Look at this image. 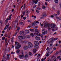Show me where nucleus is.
Here are the masks:
<instances>
[{"instance_id":"1","label":"nucleus","mask_w":61,"mask_h":61,"mask_svg":"<svg viewBox=\"0 0 61 61\" xmlns=\"http://www.w3.org/2000/svg\"><path fill=\"white\" fill-rule=\"evenodd\" d=\"M15 45L16 46L15 47V49H19L20 47H21V45L19 44V43L17 42V41H16L15 42Z\"/></svg>"},{"instance_id":"2","label":"nucleus","mask_w":61,"mask_h":61,"mask_svg":"<svg viewBox=\"0 0 61 61\" xmlns=\"http://www.w3.org/2000/svg\"><path fill=\"white\" fill-rule=\"evenodd\" d=\"M28 45L29 47L30 48H32L33 47V44L31 42H29L28 43Z\"/></svg>"},{"instance_id":"3","label":"nucleus","mask_w":61,"mask_h":61,"mask_svg":"<svg viewBox=\"0 0 61 61\" xmlns=\"http://www.w3.org/2000/svg\"><path fill=\"white\" fill-rule=\"evenodd\" d=\"M42 34L44 35H45V34H47V31H46L45 29H43L42 31Z\"/></svg>"},{"instance_id":"4","label":"nucleus","mask_w":61,"mask_h":61,"mask_svg":"<svg viewBox=\"0 0 61 61\" xmlns=\"http://www.w3.org/2000/svg\"><path fill=\"white\" fill-rule=\"evenodd\" d=\"M39 34L40 36L41 37H42V38H43V35L41 34H40L38 33H34V36H36V35H38Z\"/></svg>"},{"instance_id":"5","label":"nucleus","mask_w":61,"mask_h":61,"mask_svg":"<svg viewBox=\"0 0 61 61\" xmlns=\"http://www.w3.org/2000/svg\"><path fill=\"white\" fill-rule=\"evenodd\" d=\"M50 26L52 28H54L56 27V25L53 24H51L50 25Z\"/></svg>"},{"instance_id":"6","label":"nucleus","mask_w":61,"mask_h":61,"mask_svg":"<svg viewBox=\"0 0 61 61\" xmlns=\"http://www.w3.org/2000/svg\"><path fill=\"white\" fill-rule=\"evenodd\" d=\"M34 43L35 45L36 46H38L39 45V43L37 41H34Z\"/></svg>"},{"instance_id":"7","label":"nucleus","mask_w":61,"mask_h":61,"mask_svg":"<svg viewBox=\"0 0 61 61\" xmlns=\"http://www.w3.org/2000/svg\"><path fill=\"white\" fill-rule=\"evenodd\" d=\"M57 14H55L54 15L55 16H57V15H59L60 14V11L59 10L58 11H57Z\"/></svg>"},{"instance_id":"8","label":"nucleus","mask_w":61,"mask_h":61,"mask_svg":"<svg viewBox=\"0 0 61 61\" xmlns=\"http://www.w3.org/2000/svg\"><path fill=\"white\" fill-rule=\"evenodd\" d=\"M49 24H46V23H45V24L44 25V26L45 27H47L48 26H50Z\"/></svg>"},{"instance_id":"9","label":"nucleus","mask_w":61,"mask_h":61,"mask_svg":"<svg viewBox=\"0 0 61 61\" xmlns=\"http://www.w3.org/2000/svg\"><path fill=\"white\" fill-rule=\"evenodd\" d=\"M24 32L23 31H21L20 32V35L21 36H22L24 34Z\"/></svg>"},{"instance_id":"10","label":"nucleus","mask_w":61,"mask_h":61,"mask_svg":"<svg viewBox=\"0 0 61 61\" xmlns=\"http://www.w3.org/2000/svg\"><path fill=\"white\" fill-rule=\"evenodd\" d=\"M24 55H19V57L20 59H22V58H23L24 57Z\"/></svg>"},{"instance_id":"11","label":"nucleus","mask_w":61,"mask_h":61,"mask_svg":"<svg viewBox=\"0 0 61 61\" xmlns=\"http://www.w3.org/2000/svg\"><path fill=\"white\" fill-rule=\"evenodd\" d=\"M13 15V14H11V15L9 16V18H7V20H10L11 19V16H12Z\"/></svg>"},{"instance_id":"12","label":"nucleus","mask_w":61,"mask_h":61,"mask_svg":"<svg viewBox=\"0 0 61 61\" xmlns=\"http://www.w3.org/2000/svg\"><path fill=\"white\" fill-rule=\"evenodd\" d=\"M28 57V55L27 54L26 55L25 57V60H27V58Z\"/></svg>"},{"instance_id":"13","label":"nucleus","mask_w":61,"mask_h":61,"mask_svg":"<svg viewBox=\"0 0 61 61\" xmlns=\"http://www.w3.org/2000/svg\"><path fill=\"white\" fill-rule=\"evenodd\" d=\"M35 1V0H33L32 2H33V3H34L35 4H36L37 3V2H38V0H36Z\"/></svg>"},{"instance_id":"14","label":"nucleus","mask_w":61,"mask_h":61,"mask_svg":"<svg viewBox=\"0 0 61 61\" xmlns=\"http://www.w3.org/2000/svg\"><path fill=\"white\" fill-rule=\"evenodd\" d=\"M28 47V46H25L23 48L25 50H26V49H27V48Z\"/></svg>"},{"instance_id":"15","label":"nucleus","mask_w":61,"mask_h":61,"mask_svg":"<svg viewBox=\"0 0 61 61\" xmlns=\"http://www.w3.org/2000/svg\"><path fill=\"white\" fill-rule=\"evenodd\" d=\"M35 39L37 40H39L40 39V38L37 36L35 37Z\"/></svg>"},{"instance_id":"16","label":"nucleus","mask_w":61,"mask_h":61,"mask_svg":"<svg viewBox=\"0 0 61 61\" xmlns=\"http://www.w3.org/2000/svg\"><path fill=\"white\" fill-rule=\"evenodd\" d=\"M41 16L42 17H46V14H43Z\"/></svg>"},{"instance_id":"17","label":"nucleus","mask_w":61,"mask_h":61,"mask_svg":"<svg viewBox=\"0 0 61 61\" xmlns=\"http://www.w3.org/2000/svg\"><path fill=\"white\" fill-rule=\"evenodd\" d=\"M9 26V24L7 25H6V27H6V29H7V30H8V29Z\"/></svg>"},{"instance_id":"18","label":"nucleus","mask_w":61,"mask_h":61,"mask_svg":"<svg viewBox=\"0 0 61 61\" xmlns=\"http://www.w3.org/2000/svg\"><path fill=\"white\" fill-rule=\"evenodd\" d=\"M33 51L34 53H35L36 52V49H33Z\"/></svg>"},{"instance_id":"19","label":"nucleus","mask_w":61,"mask_h":61,"mask_svg":"<svg viewBox=\"0 0 61 61\" xmlns=\"http://www.w3.org/2000/svg\"><path fill=\"white\" fill-rule=\"evenodd\" d=\"M54 41H53V39H52L50 41L51 42V44H52L53 43V42Z\"/></svg>"},{"instance_id":"20","label":"nucleus","mask_w":61,"mask_h":61,"mask_svg":"<svg viewBox=\"0 0 61 61\" xmlns=\"http://www.w3.org/2000/svg\"><path fill=\"white\" fill-rule=\"evenodd\" d=\"M23 37V36H20L18 37V38H19V39H20V38L22 39Z\"/></svg>"},{"instance_id":"21","label":"nucleus","mask_w":61,"mask_h":61,"mask_svg":"<svg viewBox=\"0 0 61 61\" xmlns=\"http://www.w3.org/2000/svg\"><path fill=\"white\" fill-rule=\"evenodd\" d=\"M35 31L36 32H37V33H38V34H39V31L38 30H37V29H36L35 30Z\"/></svg>"},{"instance_id":"22","label":"nucleus","mask_w":61,"mask_h":61,"mask_svg":"<svg viewBox=\"0 0 61 61\" xmlns=\"http://www.w3.org/2000/svg\"><path fill=\"white\" fill-rule=\"evenodd\" d=\"M28 10L27 9H26L25 11V12L26 13V14H27L29 12Z\"/></svg>"},{"instance_id":"23","label":"nucleus","mask_w":61,"mask_h":61,"mask_svg":"<svg viewBox=\"0 0 61 61\" xmlns=\"http://www.w3.org/2000/svg\"><path fill=\"white\" fill-rule=\"evenodd\" d=\"M54 2L55 3H57L58 2V0H56L54 1Z\"/></svg>"},{"instance_id":"24","label":"nucleus","mask_w":61,"mask_h":61,"mask_svg":"<svg viewBox=\"0 0 61 61\" xmlns=\"http://www.w3.org/2000/svg\"><path fill=\"white\" fill-rule=\"evenodd\" d=\"M49 52H48L46 54V56L48 57V56H49V55L48 54H49Z\"/></svg>"},{"instance_id":"25","label":"nucleus","mask_w":61,"mask_h":61,"mask_svg":"<svg viewBox=\"0 0 61 61\" xmlns=\"http://www.w3.org/2000/svg\"><path fill=\"white\" fill-rule=\"evenodd\" d=\"M30 35L32 37H33V36H34V35L33 34V33L30 34Z\"/></svg>"},{"instance_id":"26","label":"nucleus","mask_w":61,"mask_h":61,"mask_svg":"<svg viewBox=\"0 0 61 61\" xmlns=\"http://www.w3.org/2000/svg\"><path fill=\"white\" fill-rule=\"evenodd\" d=\"M27 38H30V36L28 35V36H27Z\"/></svg>"},{"instance_id":"27","label":"nucleus","mask_w":61,"mask_h":61,"mask_svg":"<svg viewBox=\"0 0 61 61\" xmlns=\"http://www.w3.org/2000/svg\"><path fill=\"white\" fill-rule=\"evenodd\" d=\"M20 51V50H18L17 51V53H19Z\"/></svg>"},{"instance_id":"28","label":"nucleus","mask_w":61,"mask_h":61,"mask_svg":"<svg viewBox=\"0 0 61 61\" xmlns=\"http://www.w3.org/2000/svg\"><path fill=\"white\" fill-rule=\"evenodd\" d=\"M23 43H24L25 44H26L27 43V42L26 41H23Z\"/></svg>"},{"instance_id":"29","label":"nucleus","mask_w":61,"mask_h":61,"mask_svg":"<svg viewBox=\"0 0 61 61\" xmlns=\"http://www.w3.org/2000/svg\"><path fill=\"white\" fill-rule=\"evenodd\" d=\"M25 32H26L27 33H28L29 32V31L28 30H25Z\"/></svg>"},{"instance_id":"30","label":"nucleus","mask_w":61,"mask_h":61,"mask_svg":"<svg viewBox=\"0 0 61 61\" xmlns=\"http://www.w3.org/2000/svg\"><path fill=\"white\" fill-rule=\"evenodd\" d=\"M17 32H16V33L15 34V35H13V36H16V35H17Z\"/></svg>"},{"instance_id":"31","label":"nucleus","mask_w":61,"mask_h":61,"mask_svg":"<svg viewBox=\"0 0 61 61\" xmlns=\"http://www.w3.org/2000/svg\"><path fill=\"white\" fill-rule=\"evenodd\" d=\"M48 30H50L51 29V28H50V25L49 26H48Z\"/></svg>"},{"instance_id":"32","label":"nucleus","mask_w":61,"mask_h":61,"mask_svg":"<svg viewBox=\"0 0 61 61\" xmlns=\"http://www.w3.org/2000/svg\"><path fill=\"white\" fill-rule=\"evenodd\" d=\"M4 36H5V37H7V36H8V35L7 34H5L4 35Z\"/></svg>"},{"instance_id":"33","label":"nucleus","mask_w":61,"mask_h":61,"mask_svg":"<svg viewBox=\"0 0 61 61\" xmlns=\"http://www.w3.org/2000/svg\"><path fill=\"white\" fill-rule=\"evenodd\" d=\"M8 42L7 43V42H6V44H5V46H7V45H8Z\"/></svg>"},{"instance_id":"34","label":"nucleus","mask_w":61,"mask_h":61,"mask_svg":"<svg viewBox=\"0 0 61 61\" xmlns=\"http://www.w3.org/2000/svg\"><path fill=\"white\" fill-rule=\"evenodd\" d=\"M40 55H41L40 54H38V55L37 56V57L38 58V57H39L40 56Z\"/></svg>"},{"instance_id":"35","label":"nucleus","mask_w":61,"mask_h":61,"mask_svg":"<svg viewBox=\"0 0 61 61\" xmlns=\"http://www.w3.org/2000/svg\"><path fill=\"white\" fill-rule=\"evenodd\" d=\"M44 60H45V59H43V58H42L41 60V61H43Z\"/></svg>"},{"instance_id":"36","label":"nucleus","mask_w":61,"mask_h":61,"mask_svg":"<svg viewBox=\"0 0 61 61\" xmlns=\"http://www.w3.org/2000/svg\"><path fill=\"white\" fill-rule=\"evenodd\" d=\"M30 31H34V29H30Z\"/></svg>"},{"instance_id":"37","label":"nucleus","mask_w":61,"mask_h":61,"mask_svg":"<svg viewBox=\"0 0 61 61\" xmlns=\"http://www.w3.org/2000/svg\"><path fill=\"white\" fill-rule=\"evenodd\" d=\"M23 19H24V20H25L26 19V17H23Z\"/></svg>"},{"instance_id":"38","label":"nucleus","mask_w":61,"mask_h":61,"mask_svg":"<svg viewBox=\"0 0 61 61\" xmlns=\"http://www.w3.org/2000/svg\"><path fill=\"white\" fill-rule=\"evenodd\" d=\"M56 18H57V19H59V20H61V19H60V18L59 17H56Z\"/></svg>"},{"instance_id":"39","label":"nucleus","mask_w":61,"mask_h":61,"mask_svg":"<svg viewBox=\"0 0 61 61\" xmlns=\"http://www.w3.org/2000/svg\"><path fill=\"white\" fill-rule=\"evenodd\" d=\"M59 53V52L57 51L56 53V55H58Z\"/></svg>"},{"instance_id":"40","label":"nucleus","mask_w":61,"mask_h":61,"mask_svg":"<svg viewBox=\"0 0 61 61\" xmlns=\"http://www.w3.org/2000/svg\"><path fill=\"white\" fill-rule=\"evenodd\" d=\"M36 49H38V48L39 47H38V46H36Z\"/></svg>"},{"instance_id":"41","label":"nucleus","mask_w":61,"mask_h":61,"mask_svg":"<svg viewBox=\"0 0 61 61\" xmlns=\"http://www.w3.org/2000/svg\"><path fill=\"white\" fill-rule=\"evenodd\" d=\"M40 25L41 26H43V25H44V24H41Z\"/></svg>"},{"instance_id":"42","label":"nucleus","mask_w":61,"mask_h":61,"mask_svg":"<svg viewBox=\"0 0 61 61\" xmlns=\"http://www.w3.org/2000/svg\"><path fill=\"white\" fill-rule=\"evenodd\" d=\"M31 10L32 11H33V12H34V9H32Z\"/></svg>"},{"instance_id":"43","label":"nucleus","mask_w":61,"mask_h":61,"mask_svg":"<svg viewBox=\"0 0 61 61\" xmlns=\"http://www.w3.org/2000/svg\"><path fill=\"white\" fill-rule=\"evenodd\" d=\"M29 55H30V56H31V55H32V53L30 52L29 53Z\"/></svg>"},{"instance_id":"44","label":"nucleus","mask_w":61,"mask_h":61,"mask_svg":"<svg viewBox=\"0 0 61 61\" xmlns=\"http://www.w3.org/2000/svg\"><path fill=\"white\" fill-rule=\"evenodd\" d=\"M50 17H52V18H53V17H54V15H52L51 16H50Z\"/></svg>"},{"instance_id":"45","label":"nucleus","mask_w":61,"mask_h":61,"mask_svg":"<svg viewBox=\"0 0 61 61\" xmlns=\"http://www.w3.org/2000/svg\"><path fill=\"white\" fill-rule=\"evenodd\" d=\"M36 24V23H32V25L33 26H35V24Z\"/></svg>"},{"instance_id":"46","label":"nucleus","mask_w":61,"mask_h":61,"mask_svg":"<svg viewBox=\"0 0 61 61\" xmlns=\"http://www.w3.org/2000/svg\"><path fill=\"white\" fill-rule=\"evenodd\" d=\"M7 57H9V54H7Z\"/></svg>"},{"instance_id":"47","label":"nucleus","mask_w":61,"mask_h":61,"mask_svg":"<svg viewBox=\"0 0 61 61\" xmlns=\"http://www.w3.org/2000/svg\"><path fill=\"white\" fill-rule=\"evenodd\" d=\"M55 29V30H58V28H57V27H56Z\"/></svg>"},{"instance_id":"48","label":"nucleus","mask_w":61,"mask_h":61,"mask_svg":"<svg viewBox=\"0 0 61 61\" xmlns=\"http://www.w3.org/2000/svg\"><path fill=\"white\" fill-rule=\"evenodd\" d=\"M57 39H58V38H55L54 39V40H57Z\"/></svg>"},{"instance_id":"49","label":"nucleus","mask_w":61,"mask_h":61,"mask_svg":"<svg viewBox=\"0 0 61 61\" xmlns=\"http://www.w3.org/2000/svg\"><path fill=\"white\" fill-rule=\"evenodd\" d=\"M5 38V37H3L2 38V40H4Z\"/></svg>"},{"instance_id":"50","label":"nucleus","mask_w":61,"mask_h":61,"mask_svg":"<svg viewBox=\"0 0 61 61\" xmlns=\"http://www.w3.org/2000/svg\"><path fill=\"white\" fill-rule=\"evenodd\" d=\"M9 57H7V60H9Z\"/></svg>"},{"instance_id":"51","label":"nucleus","mask_w":61,"mask_h":61,"mask_svg":"<svg viewBox=\"0 0 61 61\" xmlns=\"http://www.w3.org/2000/svg\"><path fill=\"white\" fill-rule=\"evenodd\" d=\"M41 9V8H37V9H38V10H40Z\"/></svg>"},{"instance_id":"52","label":"nucleus","mask_w":61,"mask_h":61,"mask_svg":"<svg viewBox=\"0 0 61 61\" xmlns=\"http://www.w3.org/2000/svg\"><path fill=\"white\" fill-rule=\"evenodd\" d=\"M10 47L8 48V51H9L10 50Z\"/></svg>"},{"instance_id":"53","label":"nucleus","mask_w":61,"mask_h":61,"mask_svg":"<svg viewBox=\"0 0 61 61\" xmlns=\"http://www.w3.org/2000/svg\"><path fill=\"white\" fill-rule=\"evenodd\" d=\"M23 14L24 15H25V11H23Z\"/></svg>"},{"instance_id":"54","label":"nucleus","mask_w":61,"mask_h":61,"mask_svg":"<svg viewBox=\"0 0 61 61\" xmlns=\"http://www.w3.org/2000/svg\"><path fill=\"white\" fill-rule=\"evenodd\" d=\"M36 12L37 13H39V11H38V10H37L36 11Z\"/></svg>"},{"instance_id":"55","label":"nucleus","mask_w":61,"mask_h":61,"mask_svg":"<svg viewBox=\"0 0 61 61\" xmlns=\"http://www.w3.org/2000/svg\"><path fill=\"white\" fill-rule=\"evenodd\" d=\"M6 29V27H5L4 29V30H5V29Z\"/></svg>"},{"instance_id":"56","label":"nucleus","mask_w":61,"mask_h":61,"mask_svg":"<svg viewBox=\"0 0 61 61\" xmlns=\"http://www.w3.org/2000/svg\"><path fill=\"white\" fill-rule=\"evenodd\" d=\"M35 24H36V23H39V22H38V21H36L35 22Z\"/></svg>"},{"instance_id":"57","label":"nucleus","mask_w":61,"mask_h":61,"mask_svg":"<svg viewBox=\"0 0 61 61\" xmlns=\"http://www.w3.org/2000/svg\"><path fill=\"white\" fill-rule=\"evenodd\" d=\"M20 25H22L23 24V22H21L20 23Z\"/></svg>"},{"instance_id":"58","label":"nucleus","mask_w":61,"mask_h":61,"mask_svg":"<svg viewBox=\"0 0 61 61\" xmlns=\"http://www.w3.org/2000/svg\"><path fill=\"white\" fill-rule=\"evenodd\" d=\"M55 46H58V44H56L55 45Z\"/></svg>"},{"instance_id":"59","label":"nucleus","mask_w":61,"mask_h":61,"mask_svg":"<svg viewBox=\"0 0 61 61\" xmlns=\"http://www.w3.org/2000/svg\"><path fill=\"white\" fill-rule=\"evenodd\" d=\"M40 59H37V61H40Z\"/></svg>"},{"instance_id":"60","label":"nucleus","mask_w":61,"mask_h":61,"mask_svg":"<svg viewBox=\"0 0 61 61\" xmlns=\"http://www.w3.org/2000/svg\"><path fill=\"white\" fill-rule=\"evenodd\" d=\"M0 23H1V24H3V22L2 21H0Z\"/></svg>"},{"instance_id":"61","label":"nucleus","mask_w":61,"mask_h":61,"mask_svg":"<svg viewBox=\"0 0 61 61\" xmlns=\"http://www.w3.org/2000/svg\"><path fill=\"white\" fill-rule=\"evenodd\" d=\"M45 8H46V7L45 6H43L42 7V8H43V9H45Z\"/></svg>"},{"instance_id":"62","label":"nucleus","mask_w":61,"mask_h":61,"mask_svg":"<svg viewBox=\"0 0 61 61\" xmlns=\"http://www.w3.org/2000/svg\"><path fill=\"white\" fill-rule=\"evenodd\" d=\"M50 46H52V44H50Z\"/></svg>"},{"instance_id":"63","label":"nucleus","mask_w":61,"mask_h":61,"mask_svg":"<svg viewBox=\"0 0 61 61\" xmlns=\"http://www.w3.org/2000/svg\"><path fill=\"white\" fill-rule=\"evenodd\" d=\"M19 29H20V28H19V27H18L17 28V30H19Z\"/></svg>"},{"instance_id":"64","label":"nucleus","mask_w":61,"mask_h":61,"mask_svg":"<svg viewBox=\"0 0 61 61\" xmlns=\"http://www.w3.org/2000/svg\"><path fill=\"white\" fill-rule=\"evenodd\" d=\"M60 7H61V2L60 4Z\"/></svg>"}]
</instances>
